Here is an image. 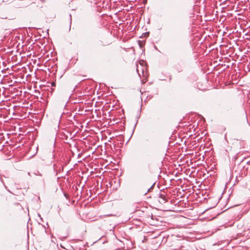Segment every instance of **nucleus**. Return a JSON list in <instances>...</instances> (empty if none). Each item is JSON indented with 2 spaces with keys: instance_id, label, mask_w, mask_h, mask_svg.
Wrapping results in <instances>:
<instances>
[{
  "instance_id": "f257e3e1",
  "label": "nucleus",
  "mask_w": 250,
  "mask_h": 250,
  "mask_svg": "<svg viewBox=\"0 0 250 250\" xmlns=\"http://www.w3.org/2000/svg\"><path fill=\"white\" fill-rule=\"evenodd\" d=\"M146 70V66L145 65V62L144 61L140 62L139 63V64L137 65L136 70L140 77L141 76V74L142 76H145Z\"/></svg>"
},
{
  "instance_id": "f03ea898",
  "label": "nucleus",
  "mask_w": 250,
  "mask_h": 250,
  "mask_svg": "<svg viewBox=\"0 0 250 250\" xmlns=\"http://www.w3.org/2000/svg\"><path fill=\"white\" fill-rule=\"evenodd\" d=\"M161 197H162L165 201H166L165 198L164 196L162 195V194L160 195Z\"/></svg>"
}]
</instances>
